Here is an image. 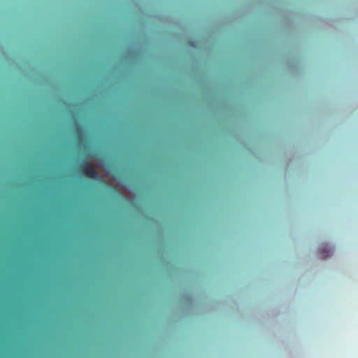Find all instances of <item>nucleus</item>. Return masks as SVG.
<instances>
[{
    "mask_svg": "<svg viewBox=\"0 0 358 358\" xmlns=\"http://www.w3.org/2000/svg\"><path fill=\"white\" fill-rule=\"evenodd\" d=\"M80 169L82 174L88 178L96 180L99 176L93 165L88 162H83L80 166Z\"/></svg>",
    "mask_w": 358,
    "mask_h": 358,
    "instance_id": "nucleus-1",
    "label": "nucleus"
},
{
    "mask_svg": "<svg viewBox=\"0 0 358 358\" xmlns=\"http://www.w3.org/2000/svg\"><path fill=\"white\" fill-rule=\"evenodd\" d=\"M319 254L321 259H326L333 254V250L328 244H322L319 248Z\"/></svg>",
    "mask_w": 358,
    "mask_h": 358,
    "instance_id": "nucleus-2",
    "label": "nucleus"
}]
</instances>
